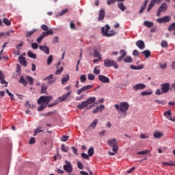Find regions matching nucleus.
I'll list each match as a JSON object with an SVG mask.
<instances>
[{"label":"nucleus","instance_id":"f257e3e1","mask_svg":"<svg viewBox=\"0 0 175 175\" xmlns=\"http://www.w3.org/2000/svg\"><path fill=\"white\" fill-rule=\"evenodd\" d=\"M51 100H53V96H41L37 101L38 105H42L38 107V111H42V110L46 109V107H47L49 102H51Z\"/></svg>","mask_w":175,"mask_h":175},{"label":"nucleus","instance_id":"f03ea898","mask_svg":"<svg viewBox=\"0 0 175 175\" xmlns=\"http://www.w3.org/2000/svg\"><path fill=\"white\" fill-rule=\"evenodd\" d=\"M41 29L42 31H45L46 32H42V35L40 36L36 39V42L40 44L42 43V40H43L44 38H46V36H49V35H53V29H49V27L46 25H42Z\"/></svg>","mask_w":175,"mask_h":175},{"label":"nucleus","instance_id":"7ed1b4c3","mask_svg":"<svg viewBox=\"0 0 175 175\" xmlns=\"http://www.w3.org/2000/svg\"><path fill=\"white\" fill-rule=\"evenodd\" d=\"M114 107L118 111L126 113L129 109V103H128L127 102H122L120 103V105L116 104L114 105Z\"/></svg>","mask_w":175,"mask_h":175},{"label":"nucleus","instance_id":"20e7f679","mask_svg":"<svg viewBox=\"0 0 175 175\" xmlns=\"http://www.w3.org/2000/svg\"><path fill=\"white\" fill-rule=\"evenodd\" d=\"M108 146H109V147H112L113 152H117V151H118V142H117L116 138L109 139L108 141Z\"/></svg>","mask_w":175,"mask_h":175},{"label":"nucleus","instance_id":"39448f33","mask_svg":"<svg viewBox=\"0 0 175 175\" xmlns=\"http://www.w3.org/2000/svg\"><path fill=\"white\" fill-rule=\"evenodd\" d=\"M104 66L105 68H110V66H113L115 69H118V64H117V62L113 59H106L104 60Z\"/></svg>","mask_w":175,"mask_h":175},{"label":"nucleus","instance_id":"423d86ee","mask_svg":"<svg viewBox=\"0 0 175 175\" xmlns=\"http://www.w3.org/2000/svg\"><path fill=\"white\" fill-rule=\"evenodd\" d=\"M110 29V26L108 25H105V27L101 28V32L105 36H113V35H115L114 31L112 30L111 31L109 32V30Z\"/></svg>","mask_w":175,"mask_h":175},{"label":"nucleus","instance_id":"0eeeda50","mask_svg":"<svg viewBox=\"0 0 175 175\" xmlns=\"http://www.w3.org/2000/svg\"><path fill=\"white\" fill-rule=\"evenodd\" d=\"M66 165L63 166L64 170L66 172V173H68V174H70L72 172H73V167H72V163L68 161H65Z\"/></svg>","mask_w":175,"mask_h":175},{"label":"nucleus","instance_id":"6e6552de","mask_svg":"<svg viewBox=\"0 0 175 175\" xmlns=\"http://www.w3.org/2000/svg\"><path fill=\"white\" fill-rule=\"evenodd\" d=\"M166 10H167V3H163L159 8L157 13V17H160L161 16V13L163 12H166Z\"/></svg>","mask_w":175,"mask_h":175},{"label":"nucleus","instance_id":"1a4fd4ad","mask_svg":"<svg viewBox=\"0 0 175 175\" xmlns=\"http://www.w3.org/2000/svg\"><path fill=\"white\" fill-rule=\"evenodd\" d=\"M94 85H87L81 88V89L77 91V95H80L81 92H85V91H88V90H91Z\"/></svg>","mask_w":175,"mask_h":175},{"label":"nucleus","instance_id":"9d476101","mask_svg":"<svg viewBox=\"0 0 175 175\" xmlns=\"http://www.w3.org/2000/svg\"><path fill=\"white\" fill-rule=\"evenodd\" d=\"M161 88L163 94H167L170 88V84L169 83H162Z\"/></svg>","mask_w":175,"mask_h":175},{"label":"nucleus","instance_id":"9b49d317","mask_svg":"<svg viewBox=\"0 0 175 175\" xmlns=\"http://www.w3.org/2000/svg\"><path fill=\"white\" fill-rule=\"evenodd\" d=\"M163 0H152L150 1L148 7L147 8V12H150V10H151V9H152V8H154V5H155V3H161V2Z\"/></svg>","mask_w":175,"mask_h":175},{"label":"nucleus","instance_id":"f8f14e48","mask_svg":"<svg viewBox=\"0 0 175 175\" xmlns=\"http://www.w3.org/2000/svg\"><path fill=\"white\" fill-rule=\"evenodd\" d=\"M44 80H46L47 84L51 85V84H54L55 83V78H54L53 75H50L49 77H46Z\"/></svg>","mask_w":175,"mask_h":175},{"label":"nucleus","instance_id":"ddd939ff","mask_svg":"<svg viewBox=\"0 0 175 175\" xmlns=\"http://www.w3.org/2000/svg\"><path fill=\"white\" fill-rule=\"evenodd\" d=\"M146 85L144 83H137L133 86L134 91H138V90H144Z\"/></svg>","mask_w":175,"mask_h":175},{"label":"nucleus","instance_id":"4468645a","mask_svg":"<svg viewBox=\"0 0 175 175\" xmlns=\"http://www.w3.org/2000/svg\"><path fill=\"white\" fill-rule=\"evenodd\" d=\"M39 49L41 51H43L44 54H46L47 55L50 54V48H49V46L46 45H41L39 46Z\"/></svg>","mask_w":175,"mask_h":175},{"label":"nucleus","instance_id":"2eb2a0df","mask_svg":"<svg viewBox=\"0 0 175 175\" xmlns=\"http://www.w3.org/2000/svg\"><path fill=\"white\" fill-rule=\"evenodd\" d=\"M98 80L101 81V83H110V79L105 75H99Z\"/></svg>","mask_w":175,"mask_h":175},{"label":"nucleus","instance_id":"dca6fc26","mask_svg":"<svg viewBox=\"0 0 175 175\" xmlns=\"http://www.w3.org/2000/svg\"><path fill=\"white\" fill-rule=\"evenodd\" d=\"M136 46L140 49V50H144V49L146 48V44H144V42L142 40H139L137 42H136Z\"/></svg>","mask_w":175,"mask_h":175},{"label":"nucleus","instance_id":"f3484780","mask_svg":"<svg viewBox=\"0 0 175 175\" xmlns=\"http://www.w3.org/2000/svg\"><path fill=\"white\" fill-rule=\"evenodd\" d=\"M171 116H172L171 110H168L166 112H164V116L166 117V118L170 120V121L175 122V118H172Z\"/></svg>","mask_w":175,"mask_h":175},{"label":"nucleus","instance_id":"a211bd4d","mask_svg":"<svg viewBox=\"0 0 175 175\" xmlns=\"http://www.w3.org/2000/svg\"><path fill=\"white\" fill-rule=\"evenodd\" d=\"M18 61L23 66H27V60L25 59V57L20 55L18 57Z\"/></svg>","mask_w":175,"mask_h":175},{"label":"nucleus","instance_id":"6ab92c4d","mask_svg":"<svg viewBox=\"0 0 175 175\" xmlns=\"http://www.w3.org/2000/svg\"><path fill=\"white\" fill-rule=\"evenodd\" d=\"M72 94V91L68 92L66 94H63L61 97L59 98V102H64L68 98V96Z\"/></svg>","mask_w":175,"mask_h":175},{"label":"nucleus","instance_id":"aec40b11","mask_svg":"<svg viewBox=\"0 0 175 175\" xmlns=\"http://www.w3.org/2000/svg\"><path fill=\"white\" fill-rule=\"evenodd\" d=\"M149 0H145L144 2V4L142 5L141 9L139 10V14H142L143 12L146 10V8H147V3H148Z\"/></svg>","mask_w":175,"mask_h":175},{"label":"nucleus","instance_id":"412c9836","mask_svg":"<svg viewBox=\"0 0 175 175\" xmlns=\"http://www.w3.org/2000/svg\"><path fill=\"white\" fill-rule=\"evenodd\" d=\"M105 18V10L101 9L99 11L98 21H102Z\"/></svg>","mask_w":175,"mask_h":175},{"label":"nucleus","instance_id":"4be33fe9","mask_svg":"<svg viewBox=\"0 0 175 175\" xmlns=\"http://www.w3.org/2000/svg\"><path fill=\"white\" fill-rule=\"evenodd\" d=\"M153 136L155 139H160V137H162V136H163V133H162L159 131H155L154 133Z\"/></svg>","mask_w":175,"mask_h":175},{"label":"nucleus","instance_id":"5701e85b","mask_svg":"<svg viewBox=\"0 0 175 175\" xmlns=\"http://www.w3.org/2000/svg\"><path fill=\"white\" fill-rule=\"evenodd\" d=\"M88 104L86 103V101H83L82 102L81 104L77 105V109H80L81 110H82V109H84V107H87Z\"/></svg>","mask_w":175,"mask_h":175},{"label":"nucleus","instance_id":"b1692460","mask_svg":"<svg viewBox=\"0 0 175 175\" xmlns=\"http://www.w3.org/2000/svg\"><path fill=\"white\" fill-rule=\"evenodd\" d=\"M69 81V75H64L62 79V84H66Z\"/></svg>","mask_w":175,"mask_h":175},{"label":"nucleus","instance_id":"393cba45","mask_svg":"<svg viewBox=\"0 0 175 175\" xmlns=\"http://www.w3.org/2000/svg\"><path fill=\"white\" fill-rule=\"evenodd\" d=\"M96 100V98L95 97H90L88 100H85L87 105H91L92 103H94Z\"/></svg>","mask_w":175,"mask_h":175},{"label":"nucleus","instance_id":"a878e982","mask_svg":"<svg viewBox=\"0 0 175 175\" xmlns=\"http://www.w3.org/2000/svg\"><path fill=\"white\" fill-rule=\"evenodd\" d=\"M118 8L122 10V12H125L126 10V7L124 5V3H118Z\"/></svg>","mask_w":175,"mask_h":175},{"label":"nucleus","instance_id":"bb28decb","mask_svg":"<svg viewBox=\"0 0 175 175\" xmlns=\"http://www.w3.org/2000/svg\"><path fill=\"white\" fill-rule=\"evenodd\" d=\"M141 54H144L145 55V58H149L151 56V51L148 50H145L141 53Z\"/></svg>","mask_w":175,"mask_h":175},{"label":"nucleus","instance_id":"cd10ccee","mask_svg":"<svg viewBox=\"0 0 175 175\" xmlns=\"http://www.w3.org/2000/svg\"><path fill=\"white\" fill-rule=\"evenodd\" d=\"M27 55L29 58H32L33 59H36V54L33 53L31 51H28Z\"/></svg>","mask_w":175,"mask_h":175},{"label":"nucleus","instance_id":"c85d7f7f","mask_svg":"<svg viewBox=\"0 0 175 175\" xmlns=\"http://www.w3.org/2000/svg\"><path fill=\"white\" fill-rule=\"evenodd\" d=\"M125 0H108L107 1V5H113V3H115V2H124Z\"/></svg>","mask_w":175,"mask_h":175},{"label":"nucleus","instance_id":"c756f323","mask_svg":"<svg viewBox=\"0 0 175 175\" xmlns=\"http://www.w3.org/2000/svg\"><path fill=\"white\" fill-rule=\"evenodd\" d=\"M99 68L100 66H97L94 68L93 73H94V75H100V69Z\"/></svg>","mask_w":175,"mask_h":175},{"label":"nucleus","instance_id":"7c9ffc66","mask_svg":"<svg viewBox=\"0 0 175 175\" xmlns=\"http://www.w3.org/2000/svg\"><path fill=\"white\" fill-rule=\"evenodd\" d=\"M26 80H27L29 81V83L30 85H33V78H32V77L31 76H26L25 77Z\"/></svg>","mask_w":175,"mask_h":175},{"label":"nucleus","instance_id":"2f4dec72","mask_svg":"<svg viewBox=\"0 0 175 175\" xmlns=\"http://www.w3.org/2000/svg\"><path fill=\"white\" fill-rule=\"evenodd\" d=\"M3 23H4L5 25H7V27H10V25H12V22L9 21L7 18H4L3 19Z\"/></svg>","mask_w":175,"mask_h":175},{"label":"nucleus","instance_id":"473e14b6","mask_svg":"<svg viewBox=\"0 0 175 175\" xmlns=\"http://www.w3.org/2000/svg\"><path fill=\"white\" fill-rule=\"evenodd\" d=\"M19 83H21V84H23V85H28V82H27V81H25V79L23 76L21 77Z\"/></svg>","mask_w":175,"mask_h":175},{"label":"nucleus","instance_id":"72a5a7b5","mask_svg":"<svg viewBox=\"0 0 175 175\" xmlns=\"http://www.w3.org/2000/svg\"><path fill=\"white\" fill-rule=\"evenodd\" d=\"M94 58H98V59H102V55L98 51H95L94 53Z\"/></svg>","mask_w":175,"mask_h":175},{"label":"nucleus","instance_id":"f704fd0d","mask_svg":"<svg viewBox=\"0 0 175 175\" xmlns=\"http://www.w3.org/2000/svg\"><path fill=\"white\" fill-rule=\"evenodd\" d=\"M98 125V119H94V122L90 125V128H93L95 129V126Z\"/></svg>","mask_w":175,"mask_h":175},{"label":"nucleus","instance_id":"c9c22d12","mask_svg":"<svg viewBox=\"0 0 175 175\" xmlns=\"http://www.w3.org/2000/svg\"><path fill=\"white\" fill-rule=\"evenodd\" d=\"M35 32H36V29L27 31L26 33V38H29V36H32V35H33Z\"/></svg>","mask_w":175,"mask_h":175},{"label":"nucleus","instance_id":"e433bc0d","mask_svg":"<svg viewBox=\"0 0 175 175\" xmlns=\"http://www.w3.org/2000/svg\"><path fill=\"white\" fill-rule=\"evenodd\" d=\"M144 25L147 27L148 28H151L154 25V23L150 22V21H145L144 23Z\"/></svg>","mask_w":175,"mask_h":175},{"label":"nucleus","instance_id":"4c0bfd02","mask_svg":"<svg viewBox=\"0 0 175 175\" xmlns=\"http://www.w3.org/2000/svg\"><path fill=\"white\" fill-rule=\"evenodd\" d=\"M61 150L64 152H68V151H69V148H68V146H66L65 144H62L61 146Z\"/></svg>","mask_w":175,"mask_h":175},{"label":"nucleus","instance_id":"58836bf2","mask_svg":"<svg viewBox=\"0 0 175 175\" xmlns=\"http://www.w3.org/2000/svg\"><path fill=\"white\" fill-rule=\"evenodd\" d=\"M40 132H43L42 128L41 127H38L34 131V136H36L38 133H40Z\"/></svg>","mask_w":175,"mask_h":175},{"label":"nucleus","instance_id":"ea45409f","mask_svg":"<svg viewBox=\"0 0 175 175\" xmlns=\"http://www.w3.org/2000/svg\"><path fill=\"white\" fill-rule=\"evenodd\" d=\"M88 154L89 157H92V155H94V148L93 147H90L88 149Z\"/></svg>","mask_w":175,"mask_h":175},{"label":"nucleus","instance_id":"a19ab883","mask_svg":"<svg viewBox=\"0 0 175 175\" xmlns=\"http://www.w3.org/2000/svg\"><path fill=\"white\" fill-rule=\"evenodd\" d=\"M148 152H150L149 150H145L138 152L137 154L138 155H146V154H148Z\"/></svg>","mask_w":175,"mask_h":175},{"label":"nucleus","instance_id":"79ce46f5","mask_svg":"<svg viewBox=\"0 0 175 175\" xmlns=\"http://www.w3.org/2000/svg\"><path fill=\"white\" fill-rule=\"evenodd\" d=\"M46 91H47V85L42 84L41 86V92L42 94H44L46 92Z\"/></svg>","mask_w":175,"mask_h":175},{"label":"nucleus","instance_id":"37998d69","mask_svg":"<svg viewBox=\"0 0 175 175\" xmlns=\"http://www.w3.org/2000/svg\"><path fill=\"white\" fill-rule=\"evenodd\" d=\"M123 61H124V62H126L127 64H131V62H132V57H131V56H127L123 59Z\"/></svg>","mask_w":175,"mask_h":175},{"label":"nucleus","instance_id":"c03bdc74","mask_svg":"<svg viewBox=\"0 0 175 175\" xmlns=\"http://www.w3.org/2000/svg\"><path fill=\"white\" fill-rule=\"evenodd\" d=\"M97 111L99 113H102V111L105 109V105H101L100 106H98L97 107Z\"/></svg>","mask_w":175,"mask_h":175},{"label":"nucleus","instance_id":"a18cd8bd","mask_svg":"<svg viewBox=\"0 0 175 175\" xmlns=\"http://www.w3.org/2000/svg\"><path fill=\"white\" fill-rule=\"evenodd\" d=\"M38 48L39 44H38V43L33 42L31 44V49H33V50H38Z\"/></svg>","mask_w":175,"mask_h":175},{"label":"nucleus","instance_id":"49530a36","mask_svg":"<svg viewBox=\"0 0 175 175\" xmlns=\"http://www.w3.org/2000/svg\"><path fill=\"white\" fill-rule=\"evenodd\" d=\"M6 92L9 96L11 98V100H14V95L12 94L10 92H9V90H6Z\"/></svg>","mask_w":175,"mask_h":175},{"label":"nucleus","instance_id":"de8ad7c7","mask_svg":"<svg viewBox=\"0 0 175 175\" xmlns=\"http://www.w3.org/2000/svg\"><path fill=\"white\" fill-rule=\"evenodd\" d=\"M152 94V92L144 91L141 92V95H142V96H146V95H151Z\"/></svg>","mask_w":175,"mask_h":175},{"label":"nucleus","instance_id":"09e8293b","mask_svg":"<svg viewBox=\"0 0 175 175\" xmlns=\"http://www.w3.org/2000/svg\"><path fill=\"white\" fill-rule=\"evenodd\" d=\"M81 83H85V81L87 80V77H85V75H83L80 77Z\"/></svg>","mask_w":175,"mask_h":175},{"label":"nucleus","instance_id":"8fccbe9b","mask_svg":"<svg viewBox=\"0 0 175 175\" xmlns=\"http://www.w3.org/2000/svg\"><path fill=\"white\" fill-rule=\"evenodd\" d=\"M175 29V23H173L171 24V25H170V27H168V31H174Z\"/></svg>","mask_w":175,"mask_h":175},{"label":"nucleus","instance_id":"3c124183","mask_svg":"<svg viewBox=\"0 0 175 175\" xmlns=\"http://www.w3.org/2000/svg\"><path fill=\"white\" fill-rule=\"evenodd\" d=\"M68 9L62 10V12H59L57 16H64V14H65V13H68Z\"/></svg>","mask_w":175,"mask_h":175},{"label":"nucleus","instance_id":"603ef678","mask_svg":"<svg viewBox=\"0 0 175 175\" xmlns=\"http://www.w3.org/2000/svg\"><path fill=\"white\" fill-rule=\"evenodd\" d=\"M64 70V67H61L60 68H58L56 71H55V75H61V73H62Z\"/></svg>","mask_w":175,"mask_h":175},{"label":"nucleus","instance_id":"864d4df0","mask_svg":"<svg viewBox=\"0 0 175 175\" xmlns=\"http://www.w3.org/2000/svg\"><path fill=\"white\" fill-rule=\"evenodd\" d=\"M53 62V55H49V57L47 59V64L50 65Z\"/></svg>","mask_w":175,"mask_h":175},{"label":"nucleus","instance_id":"5fc2aeb1","mask_svg":"<svg viewBox=\"0 0 175 175\" xmlns=\"http://www.w3.org/2000/svg\"><path fill=\"white\" fill-rule=\"evenodd\" d=\"M163 165H164L165 166H174L175 167L174 163L163 162Z\"/></svg>","mask_w":175,"mask_h":175},{"label":"nucleus","instance_id":"6e6d98bb","mask_svg":"<svg viewBox=\"0 0 175 175\" xmlns=\"http://www.w3.org/2000/svg\"><path fill=\"white\" fill-rule=\"evenodd\" d=\"M161 47H163V49L165 47H167V42H166V40L161 41Z\"/></svg>","mask_w":175,"mask_h":175},{"label":"nucleus","instance_id":"4d7b16f0","mask_svg":"<svg viewBox=\"0 0 175 175\" xmlns=\"http://www.w3.org/2000/svg\"><path fill=\"white\" fill-rule=\"evenodd\" d=\"M69 139V136L67 135H63L61 138L62 142H68Z\"/></svg>","mask_w":175,"mask_h":175},{"label":"nucleus","instance_id":"13d9d810","mask_svg":"<svg viewBox=\"0 0 175 175\" xmlns=\"http://www.w3.org/2000/svg\"><path fill=\"white\" fill-rule=\"evenodd\" d=\"M36 143V139H35V137H31L29 141V144H35Z\"/></svg>","mask_w":175,"mask_h":175},{"label":"nucleus","instance_id":"bf43d9fd","mask_svg":"<svg viewBox=\"0 0 175 175\" xmlns=\"http://www.w3.org/2000/svg\"><path fill=\"white\" fill-rule=\"evenodd\" d=\"M163 20L164 23H169V21H170V17L169 16H164L163 17Z\"/></svg>","mask_w":175,"mask_h":175},{"label":"nucleus","instance_id":"052dcab7","mask_svg":"<svg viewBox=\"0 0 175 175\" xmlns=\"http://www.w3.org/2000/svg\"><path fill=\"white\" fill-rule=\"evenodd\" d=\"M120 53L121 54L122 57L123 56V58H124L125 55H126V52L125 51V49H121Z\"/></svg>","mask_w":175,"mask_h":175},{"label":"nucleus","instance_id":"680f3d73","mask_svg":"<svg viewBox=\"0 0 175 175\" xmlns=\"http://www.w3.org/2000/svg\"><path fill=\"white\" fill-rule=\"evenodd\" d=\"M81 157L84 159H88L90 158V155L87 154L86 153H81Z\"/></svg>","mask_w":175,"mask_h":175},{"label":"nucleus","instance_id":"e2e57ef3","mask_svg":"<svg viewBox=\"0 0 175 175\" xmlns=\"http://www.w3.org/2000/svg\"><path fill=\"white\" fill-rule=\"evenodd\" d=\"M159 66L161 69H166L167 65L166 64V63H164V64L160 63Z\"/></svg>","mask_w":175,"mask_h":175},{"label":"nucleus","instance_id":"0e129e2a","mask_svg":"<svg viewBox=\"0 0 175 175\" xmlns=\"http://www.w3.org/2000/svg\"><path fill=\"white\" fill-rule=\"evenodd\" d=\"M0 83L5 85V87H8V83L5 81V79H0Z\"/></svg>","mask_w":175,"mask_h":175},{"label":"nucleus","instance_id":"69168bd1","mask_svg":"<svg viewBox=\"0 0 175 175\" xmlns=\"http://www.w3.org/2000/svg\"><path fill=\"white\" fill-rule=\"evenodd\" d=\"M88 80H95V76L94 75V74L88 75Z\"/></svg>","mask_w":175,"mask_h":175},{"label":"nucleus","instance_id":"338daca9","mask_svg":"<svg viewBox=\"0 0 175 175\" xmlns=\"http://www.w3.org/2000/svg\"><path fill=\"white\" fill-rule=\"evenodd\" d=\"M70 27L71 28V29H76V25H75V23H73V21L70 22Z\"/></svg>","mask_w":175,"mask_h":175},{"label":"nucleus","instance_id":"774afa93","mask_svg":"<svg viewBox=\"0 0 175 175\" xmlns=\"http://www.w3.org/2000/svg\"><path fill=\"white\" fill-rule=\"evenodd\" d=\"M77 166H78L79 169H81V170L84 169V167L83 166V164L80 161H78Z\"/></svg>","mask_w":175,"mask_h":175}]
</instances>
